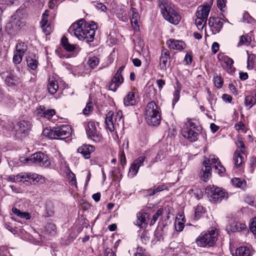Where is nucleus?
<instances>
[{
    "mask_svg": "<svg viewBox=\"0 0 256 256\" xmlns=\"http://www.w3.org/2000/svg\"><path fill=\"white\" fill-rule=\"evenodd\" d=\"M97 26L94 22L87 23L84 19L72 24L68 29V32L74 34L79 40H86L87 42L94 40Z\"/></svg>",
    "mask_w": 256,
    "mask_h": 256,
    "instance_id": "1",
    "label": "nucleus"
},
{
    "mask_svg": "<svg viewBox=\"0 0 256 256\" xmlns=\"http://www.w3.org/2000/svg\"><path fill=\"white\" fill-rule=\"evenodd\" d=\"M158 5L161 13L166 20L174 24H178L181 17L171 2L164 0H159Z\"/></svg>",
    "mask_w": 256,
    "mask_h": 256,
    "instance_id": "2",
    "label": "nucleus"
},
{
    "mask_svg": "<svg viewBox=\"0 0 256 256\" xmlns=\"http://www.w3.org/2000/svg\"><path fill=\"white\" fill-rule=\"evenodd\" d=\"M146 120L148 125L157 126L161 121L160 108L154 101L149 102L145 110Z\"/></svg>",
    "mask_w": 256,
    "mask_h": 256,
    "instance_id": "3",
    "label": "nucleus"
},
{
    "mask_svg": "<svg viewBox=\"0 0 256 256\" xmlns=\"http://www.w3.org/2000/svg\"><path fill=\"white\" fill-rule=\"evenodd\" d=\"M124 122L122 113L120 110H118L116 113L110 111L106 114L105 123L107 129L110 132H114L120 126H123Z\"/></svg>",
    "mask_w": 256,
    "mask_h": 256,
    "instance_id": "4",
    "label": "nucleus"
},
{
    "mask_svg": "<svg viewBox=\"0 0 256 256\" xmlns=\"http://www.w3.org/2000/svg\"><path fill=\"white\" fill-rule=\"evenodd\" d=\"M218 232L216 229L212 228L206 232H203L196 238V242L200 247L212 246L217 240Z\"/></svg>",
    "mask_w": 256,
    "mask_h": 256,
    "instance_id": "5",
    "label": "nucleus"
},
{
    "mask_svg": "<svg viewBox=\"0 0 256 256\" xmlns=\"http://www.w3.org/2000/svg\"><path fill=\"white\" fill-rule=\"evenodd\" d=\"M206 193L212 202H220L224 199L228 198V194L222 188L214 185H209L206 188Z\"/></svg>",
    "mask_w": 256,
    "mask_h": 256,
    "instance_id": "6",
    "label": "nucleus"
},
{
    "mask_svg": "<svg viewBox=\"0 0 256 256\" xmlns=\"http://www.w3.org/2000/svg\"><path fill=\"white\" fill-rule=\"evenodd\" d=\"M220 162L218 157L214 155H210L208 158H205L202 164L204 168H202L200 172V177L201 180L204 182H207L212 176L211 165L217 164L218 162Z\"/></svg>",
    "mask_w": 256,
    "mask_h": 256,
    "instance_id": "7",
    "label": "nucleus"
},
{
    "mask_svg": "<svg viewBox=\"0 0 256 256\" xmlns=\"http://www.w3.org/2000/svg\"><path fill=\"white\" fill-rule=\"evenodd\" d=\"M198 131L196 124L192 120H189L184 124L182 130V134L184 138L192 142L198 140Z\"/></svg>",
    "mask_w": 256,
    "mask_h": 256,
    "instance_id": "8",
    "label": "nucleus"
},
{
    "mask_svg": "<svg viewBox=\"0 0 256 256\" xmlns=\"http://www.w3.org/2000/svg\"><path fill=\"white\" fill-rule=\"evenodd\" d=\"M42 179V176L35 173L21 172L14 176V182H28L30 184H35Z\"/></svg>",
    "mask_w": 256,
    "mask_h": 256,
    "instance_id": "9",
    "label": "nucleus"
},
{
    "mask_svg": "<svg viewBox=\"0 0 256 256\" xmlns=\"http://www.w3.org/2000/svg\"><path fill=\"white\" fill-rule=\"evenodd\" d=\"M86 135L88 138L95 142H100L102 140V136L96 128V124L94 121L88 123L86 128Z\"/></svg>",
    "mask_w": 256,
    "mask_h": 256,
    "instance_id": "10",
    "label": "nucleus"
},
{
    "mask_svg": "<svg viewBox=\"0 0 256 256\" xmlns=\"http://www.w3.org/2000/svg\"><path fill=\"white\" fill-rule=\"evenodd\" d=\"M32 161V164L34 163L40 166H48L50 164V162L46 155L42 152H38L34 154L29 156L28 161Z\"/></svg>",
    "mask_w": 256,
    "mask_h": 256,
    "instance_id": "11",
    "label": "nucleus"
},
{
    "mask_svg": "<svg viewBox=\"0 0 256 256\" xmlns=\"http://www.w3.org/2000/svg\"><path fill=\"white\" fill-rule=\"evenodd\" d=\"M35 114L38 118H45L50 120L56 114L54 109H46L44 106H41L35 110Z\"/></svg>",
    "mask_w": 256,
    "mask_h": 256,
    "instance_id": "12",
    "label": "nucleus"
},
{
    "mask_svg": "<svg viewBox=\"0 0 256 256\" xmlns=\"http://www.w3.org/2000/svg\"><path fill=\"white\" fill-rule=\"evenodd\" d=\"M208 25L214 34L218 33L223 26L222 20L218 17H210L208 19Z\"/></svg>",
    "mask_w": 256,
    "mask_h": 256,
    "instance_id": "13",
    "label": "nucleus"
},
{
    "mask_svg": "<svg viewBox=\"0 0 256 256\" xmlns=\"http://www.w3.org/2000/svg\"><path fill=\"white\" fill-rule=\"evenodd\" d=\"M56 138L64 139L69 136L72 132V129L70 126L64 124L56 128Z\"/></svg>",
    "mask_w": 256,
    "mask_h": 256,
    "instance_id": "14",
    "label": "nucleus"
},
{
    "mask_svg": "<svg viewBox=\"0 0 256 256\" xmlns=\"http://www.w3.org/2000/svg\"><path fill=\"white\" fill-rule=\"evenodd\" d=\"M218 58L221 61V64L223 68L228 72H232L234 70L233 60L228 56L219 54Z\"/></svg>",
    "mask_w": 256,
    "mask_h": 256,
    "instance_id": "15",
    "label": "nucleus"
},
{
    "mask_svg": "<svg viewBox=\"0 0 256 256\" xmlns=\"http://www.w3.org/2000/svg\"><path fill=\"white\" fill-rule=\"evenodd\" d=\"M170 56L168 50L164 48L162 50L161 56L160 59V66L162 70H166L170 65V62L168 61Z\"/></svg>",
    "mask_w": 256,
    "mask_h": 256,
    "instance_id": "16",
    "label": "nucleus"
},
{
    "mask_svg": "<svg viewBox=\"0 0 256 256\" xmlns=\"http://www.w3.org/2000/svg\"><path fill=\"white\" fill-rule=\"evenodd\" d=\"M130 14L131 16V24L134 29L136 31L140 30V16L137 10L134 8H132L130 10Z\"/></svg>",
    "mask_w": 256,
    "mask_h": 256,
    "instance_id": "17",
    "label": "nucleus"
},
{
    "mask_svg": "<svg viewBox=\"0 0 256 256\" xmlns=\"http://www.w3.org/2000/svg\"><path fill=\"white\" fill-rule=\"evenodd\" d=\"M166 44L170 49L181 50L186 48V44L182 40L170 39L166 42Z\"/></svg>",
    "mask_w": 256,
    "mask_h": 256,
    "instance_id": "18",
    "label": "nucleus"
},
{
    "mask_svg": "<svg viewBox=\"0 0 256 256\" xmlns=\"http://www.w3.org/2000/svg\"><path fill=\"white\" fill-rule=\"evenodd\" d=\"M124 79L122 74H116L108 85V89L116 92L118 88L123 82Z\"/></svg>",
    "mask_w": 256,
    "mask_h": 256,
    "instance_id": "19",
    "label": "nucleus"
},
{
    "mask_svg": "<svg viewBox=\"0 0 256 256\" xmlns=\"http://www.w3.org/2000/svg\"><path fill=\"white\" fill-rule=\"evenodd\" d=\"M211 8L208 4L200 6L196 12V16L203 18L204 20H208V18Z\"/></svg>",
    "mask_w": 256,
    "mask_h": 256,
    "instance_id": "20",
    "label": "nucleus"
},
{
    "mask_svg": "<svg viewBox=\"0 0 256 256\" xmlns=\"http://www.w3.org/2000/svg\"><path fill=\"white\" fill-rule=\"evenodd\" d=\"M48 11L46 10L42 14V20L41 22V26L43 32L46 34V35L49 34L52 32V28L48 22Z\"/></svg>",
    "mask_w": 256,
    "mask_h": 256,
    "instance_id": "21",
    "label": "nucleus"
},
{
    "mask_svg": "<svg viewBox=\"0 0 256 256\" xmlns=\"http://www.w3.org/2000/svg\"><path fill=\"white\" fill-rule=\"evenodd\" d=\"M148 213L142 212H140L136 214V220L134 224L141 228L143 227V225L148 224Z\"/></svg>",
    "mask_w": 256,
    "mask_h": 256,
    "instance_id": "22",
    "label": "nucleus"
},
{
    "mask_svg": "<svg viewBox=\"0 0 256 256\" xmlns=\"http://www.w3.org/2000/svg\"><path fill=\"white\" fill-rule=\"evenodd\" d=\"M94 150L95 147L90 144L83 145L78 148V152L82 154L85 158H89L91 152Z\"/></svg>",
    "mask_w": 256,
    "mask_h": 256,
    "instance_id": "23",
    "label": "nucleus"
},
{
    "mask_svg": "<svg viewBox=\"0 0 256 256\" xmlns=\"http://www.w3.org/2000/svg\"><path fill=\"white\" fill-rule=\"evenodd\" d=\"M137 102L135 94L132 92H129L124 99V104L126 106L135 105Z\"/></svg>",
    "mask_w": 256,
    "mask_h": 256,
    "instance_id": "24",
    "label": "nucleus"
},
{
    "mask_svg": "<svg viewBox=\"0 0 256 256\" xmlns=\"http://www.w3.org/2000/svg\"><path fill=\"white\" fill-rule=\"evenodd\" d=\"M58 88V82L53 78H50L48 84V90L50 94H56Z\"/></svg>",
    "mask_w": 256,
    "mask_h": 256,
    "instance_id": "25",
    "label": "nucleus"
},
{
    "mask_svg": "<svg viewBox=\"0 0 256 256\" xmlns=\"http://www.w3.org/2000/svg\"><path fill=\"white\" fill-rule=\"evenodd\" d=\"M256 104V92L246 96L244 104L250 109Z\"/></svg>",
    "mask_w": 256,
    "mask_h": 256,
    "instance_id": "26",
    "label": "nucleus"
},
{
    "mask_svg": "<svg viewBox=\"0 0 256 256\" xmlns=\"http://www.w3.org/2000/svg\"><path fill=\"white\" fill-rule=\"evenodd\" d=\"M235 254L236 256H250V250L247 246H240L236 249Z\"/></svg>",
    "mask_w": 256,
    "mask_h": 256,
    "instance_id": "27",
    "label": "nucleus"
},
{
    "mask_svg": "<svg viewBox=\"0 0 256 256\" xmlns=\"http://www.w3.org/2000/svg\"><path fill=\"white\" fill-rule=\"evenodd\" d=\"M246 229V226L244 224L234 222L230 225V230L232 232H240Z\"/></svg>",
    "mask_w": 256,
    "mask_h": 256,
    "instance_id": "28",
    "label": "nucleus"
},
{
    "mask_svg": "<svg viewBox=\"0 0 256 256\" xmlns=\"http://www.w3.org/2000/svg\"><path fill=\"white\" fill-rule=\"evenodd\" d=\"M5 82L8 86H16L19 83L20 79L18 77L10 74L6 77Z\"/></svg>",
    "mask_w": 256,
    "mask_h": 256,
    "instance_id": "29",
    "label": "nucleus"
},
{
    "mask_svg": "<svg viewBox=\"0 0 256 256\" xmlns=\"http://www.w3.org/2000/svg\"><path fill=\"white\" fill-rule=\"evenodd\" d=\"M30 128V125L28 122L22 120L19 122L16 126V130L20 133H24Z\"/></svg>",
    "mask_w": 256,
    "mask_h": 256,
    "instance_id": "30",
    "label": "nucleus"
},
{
    "mask_svg": "<svg viewBox=\"0 0 256 256\" xmlns=\"http://www.w3.org/2000/svg\"><path fill=\"white\" fill-rule=\"evenodd\" d=\"M26 62L28 66L32 70L37 68L38 61L35 56H28L26 58Z\"/></svg>",
    "mask_w": 256,
    "mask_h": 256,
    "instance_id": "31",
    "label": "nucleus"
},
{
    "mask_svg": "<svg viewBox=\"0 0 256 256\" xmlns=\"http://www.w3.org/2000/svg\"><path fill=\"white\" fill-rule=\"evenodd\" d=\"M62 46L68 52H72L76 49V46L69 43L68 38L63 36L61 40Z\"/></svg>",
    "mask_w": 256,
    "mask_h": 256,
    "instance_id": "32",
    "label": "nucleus"
},
{
    "mask_svg": "<svg viewBox=\"0 0 256 256\" xmlns=\"http://www.w3.org/2000/svg\"><path fill=\"white\" fill-rule=\"evenodd\" d=\"M207 20H204L203 18L196 16L195 20V24L199 30L202 31L204 30V32L206 33V26Z\"/></svg>",
    "mask_w": 256,
    "mask_h": 256,
    "instance_id": "33",
    "label": "nucleus"
},
{
    "mask_svg": "<svg viewBox=\"0 0 256 256\" xmlns=\"http://www.w3.org/2000/svg\"><path fill=\"white\" fill-rule=\"evenodd\" d=\"M12 212L14 214L20 218H24L28 220L31 218L30 214L29 212H20V210L16 208H12Z\"/></svg>",
    "mask_w": 256,
    "mask_h": 256,
    "instance_id": "34",
    "label": "nucleus"
},
{
    "mask_svg": "<svg viewBox=\"0 0 256 256\" xmlns=\"http://www.w3.org/2000/svg\"><path fill=\"white\" fill-rule=\"evenodd\" d=\"M43 134L51 139H56V127L52 128H46L43 130Z\"/></svg>",
    "mask_w": 256,
    "mask_h": 256,
    "instance_id": "35",
    "label": "nucleus"
},
{
    "mask_svg": "<svg viewBox=\"0 0 256 256\" xmlns=\"http://www.w3.org/2000/svg\"><path fill=\"white\" fill-rule=\"evenodd\" d=\"M231 182L234 186L242 189L244 188L246 186V182L244 180L235 178L232 179Z\"/></svg>",
    "mask_w": 256,
    "mask_h": 256,
    "instance_id": "36",
    "label": "nucleus"
},
{
    "mask_svg": "<svg viewBox=\"0 0 256 256\" xmlns=\"http://www.w3.org/2000/svg\"><path fill=\"white\" fill-rule=\"evenodd\" d=\"M252 41L250 36L248 34L243 35L240 36L239 42L238 44V46H240L242 45H249Z\"/></svg>",
    "mask_w": 256,
    "mask_h": 256,
    "instance_id": "37",
    "label": "nucleus"
},
{
    "mask_svg": "<svg viewBox=\"0 0 256 256\" xmlns=\"http://www.w3.org/2000/svg\"><path fill=\"white\" fill-rule=\"evenodd\" d=\"M190 194L191 197H193L198 200L202 198V192L200 189L194 188L190 190Z\"/></svg>",
    "mask_w": 256,
    "mask_h": 256,
    "instance_id": "38",
    "label": "nucleus"
},
{
    "mask_svg": "<svg viewBox=\"0 0 256 256\" xmlns=\"http://www.w3.org/2000/svg\"><path fill=\"white\" fill-rule=\"evenodd\" d=\"M234 160L236 166L239 167L242 164V156H240V152L236 150L234 156Z\"/></svg>",
    "mask_w": 256,
    "mask_h": 256,
    "instance_id": "39",
    "label": "nucleus"
},
{
    "mask_svg": "<svg viewBox=\"0 0 256 256\" xmlns=\"http://www.w3.org/2000/svg\"><path fill=\"white\" fill-rule=\"evenodd\" d=\"M99 62V59L96 56H90L88 61V64L92 68H94L98 64Z\"/></svg>",
    "mask_w": 256,
    "mask_h": 256,
    "instance_id": "40",
    "label": "nucleus"
},
{
    "mask_svg": "<svg viewBox=\"0 0 256 256\" xmlns=\"http://www.w3.org/2000/svg\"><path fill=\"white\" fill-rule=\"evenodd\" d=\"M28 48L27 45L24 42H20L16 46V52L24 54Z\"/></svg>",
    "mask_w": 256,
    "mask_h": 256,
    "instance_id": "41",
    "label": "nucleus"
},
{
    "mask_svg": "<svg viewBox=\"0 0 256 256\" xmlns=\"http://www.w3.org/2000/svg\"><path fill=\"white\" fill-rule=\"evenodd\" d=\"M139 168L133 162L130 168L128 176L132 178L134 177L137 174Z\"/></svg>",
    "mask_w": 256,
    "mask_h": 256,
    "instance_id": "42",
    "label": "nucleus"
},
{
    "mask_svg": "<svg viewBox=\"0 0 256 256\" xmlns=\"http://www.w3.org/2000/svg\"><path fill=\"white\" fill-rule=\"evenodd\" d=\"M256 58V56L254 54H250L248 56L247 67L248 69H252L254 68L255 64L254 60Z\"/></svg>",
    "mask_w": 256,
    "mask_h": 256,
    "instance_id": "43",
    "label": "nucleus"
},
{
    "mask_svg": "<svg viewBox=\"0 0 256 256\" xmlns=\"http://www.w3.org/2000/svg\"><path fill=\"white\" fill-rule=\"evenodd\" d=\"M181 88L178 86L174 93V98L172 100V104L174 105L179 100L180 97V92Z\"/></svg>",
    "mask_w": 256,
    "mask_h": 256,
    "instance_id": "44",
    "label": "nucleus"
},
{
    "mask_svg": "<svg viewBox=\"0 0 256 256\" xmlns=\"http://www.w3.org/2000/svg\"><path fill=\"white\" fill-rule=\"evenodd\" d=\"M204 212V208L202 206H198L195 210L194 217L198 220L200 218L201 215Z\"/></svg>",
    "mask_w": 256,
    "mask_h": 256,
    "instance_id": "45",
    "label": "nucleus"
},
{
    "mask_svg": "<svg viewBox=\"0 0 256 256\" xmlns=\"http://www.w3.org/2000/svg\"><path fill=\"white\" fill-rule=\"evenodd\" d=\"M216 170V172L219 174H224L226 172V168L223 166L220 162H218L217 164H215L213 166Z\"/></svg>",
    "mask_w": 256,
    "mask_h": 256,
    "instance_id": "46",
    "label": "nucleus"
},
{
    "mask_svg": "<svg viewBox=\"0 0 256 256\" xmlns=\"http://www.w3.org/2000/svg\"><path fill=\"white\" fill-rule=\"evenodd\" d=\"M24 54L16 52L13 57V62L15 64H19L22 60V57Z\"/></svg>",
    "mask_w": 256,
    "mask_h": 256,
    "instance_id": "47",
    "label": "nucleus"
},
{
    "mask_svg": "<svg viewBox=\"0 0 256 256\" xmlns=\"http://www.w3.org/2000/svg\"><path fill=\"white\" fill-rule=\"evenodd\" d=\"M163 210L162 208H159L156 212V214L152 216V218L150 222V225L154 224L155 222L157 220L158 218L161 216L162 214Z\"/></svg>",
    "mask_w": 256,
    "mask_h": 256,
    "instance_id": "48",
    "label": "nucleus"
},
{
    "mask_svg": "<svg viewBox=\"0 0 256 256\" xmlns=\"http://www.w3.org/2000/svg\"><path fill=\"white\" fill-rule=\"evenodd\" d=\"M254 19L249 14L248 12H244L243 15V21L245 22L252 23Z\"/></svg>",
    "mask_w": 256,
    "mask_h": 256,
    "instance_id": "49",
    "label": "nucleus"
},
{
    "mask_svg": "<svg viewBox=\"0 0 256 256\" xmlns=\"http://www.w3.org/2000/svg\"><path fill=\"white\" fill-rule=\"evenodd\" d=\"M235 128L240 132H244L246 130L245 125L242 122H239L234 125Z\"/></svg>",
    "mask_w": 256,
    "mask_h": 256,
    "instance_id": "50",
    "label": "nucleus"
},
{
    "mask_svg": "<svg viewBox=\"0 0 256 256\" xmlns=\"http://www.w3.org/2000/svg\"><path fill=\"white\" fill-rule=\"evenodd\" d=\"M134 256H149V255L146 252L144 249L142 247H138L135 253Z\"/></svg>",
    "mask_w": 256,
    "mask_h": 256,
    "instance_id": "51",
    "label": "nucleus"
},
{
    "mask_svg": "<svg viewBox=\"0 0 256 256\" xmlns=\"http://www.w3.org/2000/svg\"><path fill=\"white\" fill-rule=\"evenodd\" d=\"M93 106L92 103L89 102L87 104L86 106L83 110V114L85 115H88L90 112L92 111Z\"/></svg>",
    "mask_w": 256,
    "mask_h": 256,
    "instance_id": "52",
    "label": "nucleus"
},
{
    "mask_svg": "<svg viewBox=\"0 0 256 256\" xmlns=\"http://www.w3.org/2000/svg\"><path fill=\"white\" fill-rule=\"evenodd\" d=\"M68 179L70 180V183L71 185H74L76 186V180L75 174L72 172L68 174Z\"/></svg>",
    "mask_w": 256,
    "mask_h": 256,
    "instance_id": "53",
    "label": "nucleus"
},
{
    "mask_svg": "<svg viewBox=\"0 0 256 256\" xmlns=\"http://www.w3.org/2000/svg\"><path fill=\"white\" fill-rule=\"evenodd\" d=\"M166 188V186L164 185L159 186L157 188H154V189H150L149 191L150 192V194L153 195L156 193L162 191L164 190Z\"/></svg>",
    "mask_w": 256,
    "mask_h": 256,
    "instance_id": "54",
    "label": "nucleus"
},
{
    "mask_svg": "<svg viewBox=\"0 0 256 256\" xmlns=\"http://www.w3.org/2000/svg\"><path fill=\"white\" fill-rule=\"evenodd\" d=\"M250 230L254 234H256V218H254L251 221L249 226Z\"/></svg>",
    "mask_w": 256,
    "mask_h": 256,
    "instance_id": "55",
    "label": "nucleus"
},
{
    "mask_svg": "<svg viewBox=\"0 0 256 256\" xmlns=\"http://www.w3.org/2000/svg\"><path fill=\"white\" fill-rule=\"evenodd\" d=\"M146 159V157L144 156H142L136 159L134 161V164L138 166V167L140 168V166H141Z\"/></svg>",
    "mask_w": 256,
    "mask_h": 256,
    "instance_id": "56",
    "label": "nucleus"
},
{
    "mask_svg": "<svg viewBox=\"0 0 256 256\" xmlns=\"http://www.w3.org/2000/svg\"><path fill=\"white\" fill-rule=\"evenodd\" d=\"M214 82L218 88H220L222 86L223 81L220 76H216L214 78Z\"/></svg>",
    "mask_w": 256,
    "mask_h": 256,
    "instance_id": "57",
    "label": "nucleus"
},
{
    "mask_svg": "<svg viewBox=\"0 0 256 256\" xmlns=\"http://www.w3.org/2000/svg\"><path fill=\"white\" fill-rule=\"evenodd\" d=\"M238 147L240 149V152L242 154L244 153L245 146L241 138L238 139V142L236 143Z\"/></svg>",
    "mask_w": 256,
    "mask_h": 256,
    "instance_id": "58",
    "label": "nucleus"
},
{
    "mask_svg": "<svg viewBox=\"0 0 256 256\" xmlns=\"http://www.w3.org/2000/svg\"><path fill=\"white\" fill-rule=\"evenodd\" d=\"M46 229L47 232L51 234H54L56 232V226L50 223L48 224L46 226Z\"/></svg>",
    "mask_w": 256,
    "mask_h": 256,
    "instance_id": "59",
    "label": "nucleus"
},
{
    "mask_svg": "<svg viewBox=\"0 0 256 256\" xmlns=\"http://www.w3.org/2000/svg\"><path fill=\"white\" fill-rule=\"evenodd\" d=\"M226 0H217V6L220 10L226 7Z\"/></svg>",
    "mask_w": 256,
    "mask_h": 256,
    "instance_id": "60",
    "label": "nucleus"
},
{
    "mask_svg": "<svg viewBox=\"0 0 256 256\" xmlns=\"http://www.w3.org/2000/svg\"><path fill=\"white\" fill-rule=\"evenodd\" d=\"M120 156L121 164L123 165V164H125L126 162V156H125V154H124L123 149L120 150Z\"/></svg>",
    "mask_w": 256,
    "mask_h": 256,
    "instance_id": "61",
    "label": "nucleus"
},
{
    "mask_svg": "<svg viewBox=\"0 0 256 256\" xmlns=\"http://www.w3.org/2000/svg\"><path fill=\"white\" fill-rule=\"evenodd\" d=\"M192 60V56L190 54H186L185 56L184 61L187 64H190Z\"/></svg>",
    "mask_w": 256,
    "mask_h": 256,
    "instance_id": "62",
    "label": "nucleus"
},
{
    "mask_svg": "<svg viewBox=\"0 0 256 256\" xmlns=\"http://www.w3.org/2000/svg\"><path fill=\"white\" fill-rule=\"evenodd\" d=\"M12 24L16 25V26L18 28H20L23 26V22L19 20H17L16 18H15L13 21L12 22Z\"/></svg>",
    "mask_w": 256,
    "mask_h": 256,
    "instance_id": "63",
    "label": "nucleus"
},
{
    "mask_svg": "<svg viewBox=\"0 0 256 256\" xmlns=\"http://www.w3.org/2000/svg\"><path fill=\"white\" fill-rule=\"evenodd\" d=\"M220 46L216 42H214L212 46V52L215 54L219 50Z\"/></svg>",
    "mask_w": 256,
    "mask_h": 256,
    "instance_id": "64",
    "label": "nucleus"
}]
</instances>
